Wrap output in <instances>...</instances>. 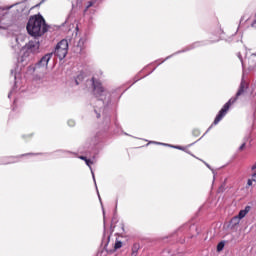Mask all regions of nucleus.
Returning <instances> with one entry per match:
<instances>
[{
    "mask_svg": "<svg viewBox=\"0 0 256 256\" xmlns=\"http://www.w3.org/2000/svg\"><path fill=\"white\" fill-rule=\"evenodd\" d=\"M27 31L32 37H41L44 33H47V24L43 16L30 17L27 24Z\"/></svg>",
    "mask_w": 256,
    "mask_h": 256,
    "instance_id": "obj_1",
    "label": "nucleus"
},
{
    "mask_svg": "<svg viewBox=\"0 0 256 256\" xmlns=\"http://www.w3.org/2000/svg\"><path fill=\"white\" fill-rule=\"evenodd\" d=\"M246 84L245 82H241L240 87L238 92L236 93V97L235 98H231L224 106L223 108L219 111L218 115L216 116L215 120H214V125H217L219 123V121H221V119L224 118L225 115H227V111H229V107H231L233 105V103H235V101H237V99L239 97H241V95H243V93H245V89H246Z\"/></svg>",
    "mask_w": 256,
    "mask_h": 256,
    "instance_id": "obj_2",
    "label": "nucleus"
},
{
    "mask_svg": "<svg viewBox=\"0 0 256 256\" xmlns=\"http://www.w3.org/2000/svg\"><path fill=\"white\" fill-rule=\"evenodd\" d=\"M68 51H69V42H67V40H62L57 44L55 48V55L62 60V59H65V57H67Z\"/></svg>",
    "mask_w": 256,
    "mask_h": 256,
    "instance_id": "obj_3",
    "label": "nucleus"
},
{
    "mask_svg": "<svg viewBox=\"0 0 256 256\" xmlns=\"http://www.w3.org/2000/svg\"><path fill=\"white\" fill-rule=\"evenodd\" d=\"M51 57H53V53H48L44 55L39 63L36 65V69L42 71V73H47V69H49V61H51Z\"/></svg>",
    "mask_w": 256,
    "mask_h": 256,
    "instance_id": "obj_4",
    "label": "nucleus"
},
{
    "mask_svg": "<svg viewBox=\"0 0 256 256\" xmlns=\"http://www.w3.org/2000/svg\"><path fill=\"white\" fill-rule=\"evenodd\" d=\"M39 41L37 40H31L29 43L26 44V49L30 51L31 53H39Z\"/></svg>",
    "mask_w": 256,
    "mask_h": 256,
    "instance_id": "obj_5",
    "label": "nucleus"
},
{
    "mask_svg": "<svg viewBox=\"0 0 256 256\" xmlns=\"http://www.w3.org/2000/svg\"><path fill=\"white\" fill-rule=\"evenodd\" d=\"M92 85H93L94 91H95V93H97V95H100L101 93H103V86H101V83L95 81L94 78H92Z\"/></svg>",
    "mask_w": 256,
    "mask_h": 256,
    "instance_id": "obj_6",
    "label": "nucleus"
},
{
    "mask_svg": "<svg viewBox=\"0 0 256 256\" xmlns=\"http://www.w3.org/2000/svg\"><path fill=\"white\" fill-rule=\"evenodd\" d=\"M139 249H141V245H139V243H134L132 246L131 256H137V253H139Z\"/></svg>",
    "mask_w": 256,
    "mask_h": 256,
    "instance_id": "obj_7",
    "label": "nucleus"
},
{
    "mask_svg": "<svg viewBox=\"0 0 256 256\" xmlns=\"http://www.w3.org/2000/svg\"><path fill=\"white\" fill-rule=\"evenodd\" d=\"M239 221H241L240 218L238 216H235L234 218H232L231 223L232 225H239Z\"/></svg>",
    "mask_w": 256,
    "mask_h": 256,
    "instance_id": "obj_8",
    "label": "nucleus"
},
{
    "mask_svg": "<svg viewBox=\"0 0 256 256\" xmlns=\"http://www.w3.org/2000/svg\"><path fill=\"white\" fill-rule=\"evenodd\" d=\"M123 247V242L116 241L114 245V249H121Z\"/></svg>",
    "mask_w": 256,
    "mask_h": 256,
    "instance_id": "obj_9",
    "label": "nucleus"
},
{
    "mask_svg": "<svg viewBox=\"0 0 256 256\" xmlns=\"http://www.w3.org/2000/svg\"><path fill=\"white\" fill-rule=\"evenodd\" d=\"M245 215H247V211L246 210H241L238 214V218L243 219V217H245Z\"/></svg>",
    "mask_w": 256,
    "mask_h": 256,
    "instance_id": "obj_10",
    "label": "nucleus"
},
{
    "mask_svg": "<svg viewBox=\"0 0 256 256\" xmlns=\"http://www.w3.org/2000/svg\"><path fill=\"white\" fill-rule=\"evenodd\" d=\"M224 247H225V243L220 242V243L217 245V251H223Z\"/></svg>",
    "mask_w": 256,
    "mask_h": 256,
    "instance_id": "obj_11",
    "label": "nucleus"
},
{
    "mask_svg": "<svg viewBox=\"0 0 256 256\" xmlns=\"http://www.w3.org/2000/svg\"><path fill=\"white\" fill-rule=\"evenodd\" d=\"M85 163H86V165L91 169V165H93V161L87 159V160L85 161Z\"/></svg>",
    "mask_w": 256,
    "mask_h": 256,
    "instance_id": "obj_12",
    "label": "nucleus"
},
{
    "mask_svg": "<svg viewBox=\"0 0 256 256\" xmlns=\"http://www.w3.org/2000/svg\"><path fill=\"white\" fill-rule=\"evenodd\" d=\"M90 7H93V2H91V1L88 2V5H87L85 11H87V9H89Z\"/></svg>",
    "mask_w": 256,
    "mask_h": 256,
    "instance_id": "obj_13",
    "label": "nucleus"
},
{
    "mask_svg": "<svg viewBox=\"0 0 256 256\" xmlns=\"http://www.w3.org/2000/svg\"><path fill=\"white\" fill-rule=\"evenodd\" d=\"M245 145H246V143L244 142V143L239 147V151H243V149H245Z\"/></svg>",
    "mask_w": 256,
    "mask_h": 256,
    "instance_id": "obj_14",
    "label": "nucleus"
},
{
    "mask_svg": "<svg viewBox=\"0 0 256 256\" xmlns=\"http://www.w3.org/2000/svg\"><path fill=\"white\" fill-rule=\"evenodd\" d=\"M252 181H254V183H256V173H254L253 175H252V179H251Z\"/></svg>",
    "mask_w": 256,
    "mask_h": 256,
    "instance_id": "obj_15",
    "label": "nucleus"
},
{
    "mask_svg": "<svg viewBox=\"0 0 256 256\" xmlns=\"http://www.w3.org/2000/svg\"><path fill=\"white\" fill-rule=\"evenodd\" d=\"M79 159H81L82 161H85V162L87 161V157H85V156H80Z\"/></svg>",
    "mask_w": 256,
    "mask_h": 256,
    "instance_id": "obj_16",
    "label": "nucleus"
},
{
    "mask_svg": "<svg viewBox=\"0 0 256 256\" xmlns=\"http://www.w3.org/2000/svg\"><path fill=\"white\" fill-rule=\"evenodd\" d=\"M247 185H249V187H251V185H253V180H248Z\"/></svg>",
    "mask_w": 256,
    "mask_h": 256,
    "instance_id": "obj_17",
    "label": "nucleus"
},
{
    "mask_svg": "<svg viewBox=\"0 0 256 256\" xmlns=\"http://www.w3.org/2000/svg\"><path fill=\"white\" fill-rule=\"evenodd\" d=\"M68 125H70L71 127H73V126L75 125V122L69 121V122H68Z\"/></svg>",
    "mask_w": 256,
    "mask_h": 256,
    "instance_id": "obj_18",
    "label": "nucleus"
},
{
    "mask_svg": "<svg viewBox=\"0 0 256 256\" xmlns=\"http://www.w3.org/2000/svg\"><path fill=\"white\" fill-rule=\"evenodd\" d=\"M92 176H93V179H95V174L93 173V171H92Z\"/></svg>",
    "mask_w": 256,
    "mask_h": 256,
    "instance_id": "obj_19",
    "label": "nucleus"
},
{
    "mask_svg": "<svg viewBox=\"0 0 256 256\" xmlns=\"http://www.w3.org/2000/svg\"><path fill=\"white\" fill-rule=\"evenodd\" d=\"M255 23H256V20H255L254 23L252 24V27H253V25H255Z\"/></svg>",
    "mask_w": 256,
    "mask_h": 256,
    "instance_id": "obj_20",
    "label": "nucleus"
},
{
    "mask_svg": "<svg viewBox=\"0 0 256 256\" xmlns=\"http://www.w3.org/2000/svg\"><path fill=\"white\" fill-rule=\"evenodd\" d=\"M97 117L99 118V117H101V115L98 114Z\"/></svg>",
    "mask_w": 256,
    "mask_h": 256,
    "instance_id": "obj_21",
    "label": "nucleus"
},
{
    "mask_svg": "<svg viewBox=\"0 0 256 256\" xmlns=\"http://www.w3.org/2000/svg\"><path fill=\"white\" fill-rule=\"evenodd\" d=\"M253 57H256V54H253Z\"/></svg>",
    "mask_w": 256,
    "mask_h": 256,
    "instance_id": "obj_22",
    "label": "nucleus"
}]
</instances>
